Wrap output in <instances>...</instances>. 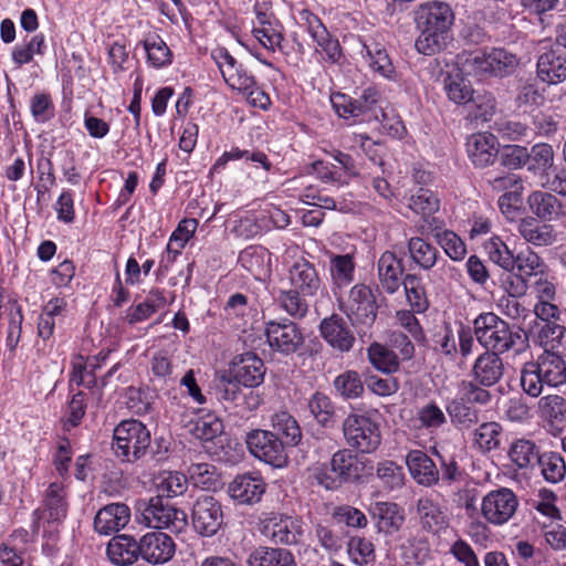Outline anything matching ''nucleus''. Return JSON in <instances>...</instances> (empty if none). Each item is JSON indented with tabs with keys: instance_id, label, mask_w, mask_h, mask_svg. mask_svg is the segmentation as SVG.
I'll list each match as a JSON object with an SVG mask.
<instances>
[{
	"instance_id": "1",
	"label": "nucleus",
	"mask_w": 566,
	"mask_h": 566,
	"mask_svg": "<svg viewBox=\"0 0 566 566\" xmlns=\"http://www.w3.org/2000/svg\"><path fill=\"white\" fill-rule=\"evenodd\" d=\"M415 22L419 35L416 50L423 55H434L443 51L451 39L454 14L450 6L442 1L421 3L415 11Z\"/></svg>"
},
{
	"instance_id": "2",
	"label": "nucleus",
	"mask_w": 566,
	"mask_h": 566,
	"mask_svg": "<svg viewBox=\"0 0 566 566\" xmlns=\"http://www.w3.org/2000/svg\"><path fill=\"white\" fill-rule=\"evenodd\" d=\"M454 65L467 75L484 77L511 72L517 59L503 49L463 51L457 54Z\"/></svg>"
},
{
	"instance_id": "3",
	"label": "nucleus",
	"mask_w": 566,
	"mask_h": 566,
	"mask_svg": "<svg viewBox=\"0 0 566 566\" xmlns=\"http://www.w3.org/2000/svg\"><path fill=\"white\" fill-rule=\"evenodd\" d=\"M473 326L476 340L495 354H503L525 343L520 332L512 331L504 319L492 312L478 315Z\"/></svg>"
},
{
	"instance_id": "4",
	"label": "nucleus",
	"mask_w": 566,
	"mask_h": 566,
	"mask_svg": "<svg viewBox=\"0 0 566 566\" xmlns=\"http://www.w3.org/2000/svg\"><path fill=\"white\" fill-rule=\"evenodd\" d=\"M338 308L357 328L371 326L377 316V303L371 289L366 284H355L342 295L337 293Z\"/></svg>"
},
{
	"instance_id": "5",
	"label": "nucleus",
	"mask_w": 566,
	"mask_h": 566,
	"mask_svg": "<svg viewBox=\"0 0 566 566\" xmlns=\"http://www.w3.org/2000/svg\"><path fill=\"white\" fill-rule=\"evenodd\" d=\"M150 444V432L138 420H124L114 429L113 448L117 457L134 462L145 455Z\"/></svg>"
},
{
	"instance_id": "6",
	"label": "nucleus",
	"mask_w": 566,
	"mask_h": 566,
	"mask_svg": "<svg viewBox=\"0 0 566 566\" xmlns=\"http://www.w3.org/2000/svg\"><path fill=\"white\" fill-rule=\"evenodd\" d=\"M347 444L363 453L374 452L381 442L378 422L366 413H350L343 422Z\"/></svg>"
},
{
	"instance_id": "7",
	"label": "nucleus",
	"mask_w": 566,
	"mask_h": 566,
	"mask_svg": "<svg viewBox=\"0 0 566 566\" xmlns=\"http://www.w3.org/2000/svg\"><path fill=\"white\" fill-rule=\"evenodd\" d=\"M261 533L274 544L296 545L305 535V523L301 517L271 513L261 521Z\"/></svg>"
},
{
	"instance_id": "8",
	"label": "nucleus",
	"mask_w": 566,
	"mask_h": 566,
	"mask_svg": "<svg viewBox=\"0 0 566 566\" xmlns=\"http://www.w3.org/2000/svg\"><path fill=\"white\" fill-rule=\"evenodd\" d=\"M142 515L149 527L166 528L176 534L188 526L187 513L165 502L160 496L150 497L144 504Z\"/></svg>"
},
{
	"instance_id": "9",
	"label": "nucleus",
	"mask_w": 566,
	"mask_h": 566,
	"mask_svg": "<svg viewBox=\"0 0 566 566\" xmlns=\"http://www.w3.org/2000/svg\"><path fill=\"white\" fill-rule=\"evenodd\" d=\"M518 505V497L511 489L499 488L483 496L481 514L488 523L502 526L513 518Z\"/></svg>"
},
{
	"instance_id": "10",
	"label": "nucleus",
	"mask_w": 566,
	"mask_h": 566,
	"mask_svg": "<svg viewBox=\"0 0 566 566\" xmlns=\"http://www.w3.org/2000/svg\"><path fill=\"white\" fill-rule=\"evenodd\" d=\"M249 451L259 460L274 467L283 468L289 457L283 442L268 430H253L247 437Z\"/></svg>"
},
{
	"instance_id": "11",
	"label": "nucleus",
	"mask_w": 566,
	"mask_h": 566,
	"mask_svg": "<svg viewBox=\"0 0 566 566\" xmlns=\"http://www.w3.org/2000/svg\"><path fill=\"white\" fill-rule=\"evenodd\" d=\"M264 333L269 346L282 354L295 353L304 343L300 326L286 317L266 322Z\"/></svg>"
},
{
	"instance_id": "12",
	"label": "nucleus",
	"mask_w": 566,
	"mask_h": 566,
	"mask_svg": "<svg viewBox=\"0 0 566 566\" xmlns=\"http://www.w3.org/2000/svg\"><path fill=\"white\" fill-rule=\"evenodd\" d=\"M192 524L201 535H214L223 524L221 504L209 495L198 497L192 507Z\"/></svg>"
},
{
	"instance_id": "13",
	"label": "nucleus",
	"mask_w": 566,
	"mask_h": 566,
	"mask_svg": "<svg viewBox=\"0 0 566 566\" xmlns=\"http://www.w3.org/2000/svg\"><path fill=\"white\" fill-rule=\"evenodd\" d=\"M211 57L230 88L240 93L242 90L252 86L254 76L242 64L238 63L227 49L217 48L212 50Z\"/></svg>"
},
{
	"instance_id": "14",
	"label": "nucleus",
	"mask_w": 566,
	"mask_h": 566,
	"mask_svg": "<svg viewBox=\"0 0 566 566\" xmlns=\"http://www.w3.org/2000/svg\"><path fill=\"white\" fill-rule=\"evenodd\" d=\"M265 490L266 483L256 473L237 475L228 486L230 497L239 504L247 505L260 502Z\"/></svg>"
},
{
	"instance_id": "15",
	"label": "nucleus",
	"mask_w": 566,
	"mask_h": 566,
	"mask_svg": "<svg viewBox=\"0 0 566 566\" xmlns=\"http://www.w3.org/2000/svg\"><path fill=\"white\" fill-rule=\"evenodd\" d=\"M140 556L150 564H165L172 558L176 545L172 538L163 532H149L140 541Z\"/></svg>"
},
{
	"instance_id": "16",
	"label": "nucleus",
	"mask_w": 566,
	"mask_h": 566,
	"mask_svg": "<svg viewBox=\"0 0 566 566\" xmlns=\"http://www.w3.org/2000/svg\"><path fill=\"white\" fill-rule=\"evenodd\" d=\"M298 19L304 24L316 42L317 48L326 53L328 60L336 62L340 55L339 43L337 39L332 38L322 21L311 11L303 9L298 12Z\"/></svg>"
},
{
	"instance_id": "17",
	"label": "nucleus",
	"mask_w": 566,
	"mask_h": 566,
	"mask_svg": "<svg viewBox=\"0 0 566 566\" xmlns=\"http://www.w3.org/2000/svg\"><path fill=\"white\" fill-rule=\"evenodd\" d=\"M467 153L475 167L492 165L499 154L497 138L490 133H475L467 139Z\"/></svg>"
},
{
	"instance_id": "18",
	"label": "nucleus",
	"mask_w": 566,
	"mask_h": 566,
	"mask_svg": "<svg viewBox=\"0 0 566 566\" xmlns=\"http://www.w3.org/2000/svg\"><path fill=\"white\" fill-rule=\"evenodd\" d=\"M130 521V510L124 503H112L97 511L94 530L99 535H111L123 530Z\"/></svg>"
},
{
	"instance_id": "19",
	"label": "nucleus",
	"mask_w": 566,
	"mask_h": 566,
	"mask_svg": "<svg viewBox=\"0 0 566 566\" xmlns=\"http://www.w3.org/2000/svg\"><path fill=\"white\" fill-rule=\"evenodd\" d=\"M289 281L294 290L303 296H314L321 289L322 281L314 264L304 258L296 260L289 269Z\"/></svg>"
},
{
	"instance_id": "20",
	"label": "nucleus",
	"mask_w": 566,
	"mask_h": 566,
	"mask_svg": "<svg viewBox=\"0 0 566 566\" xmlns=\"http://www.w3.org/2000/svg\"><path fill=\"white\" fill-rule=\"evenodd\" d=\"M417 514L421 527L428 532L440 534L449 527L450 518L446 507L429 496L417 501Z\"/></svg>"
},
{
	"instance_id": "21",
	"label": "nucleus",
	"mask_w": 566,
	"mask_h": 566,
	"mask_svg": "<svg viewBox=\"0 0 566 566\" xmlns=\"http://www.w3.org/2000/svg\"><path fill=\"white\" fill-rule=\"evenodd\" d=\"M322 337L335 349L348 352L354 343L355 336L346 325L343 317L333 314L324 318L319 324Z\"/></svg>"
},
{
	"instance_id": "22",
	"label": "nucleus",
	"mask_w": 566,
	"mask_h": 566,
	"mask_svg": "<svg viewBox=\"0 0 566 566\" xmlns=\"http://www.w3.org/2000/svg\"><path fill=\"white\" fill-rule=\"evenodd\" d=\"M329 259V276L334 295L348 286L355 277V260L352 252L336 254L331 251L325 252Z\"/></svg>"
},
{
	"instance_id": "23",
	"label": "nucleus",
	"mask_w": 566,
	"mask_h": 566,
	"mask_svg": "<svg viewBox=\"0 0 566 566\" xmlns=\"http://www.w3.org/2000/svg\"><path fill=\"white\" fill-rule=\"evenodd\" d=\"M406 464L412 479L420 485L432 486L439 481V470L434 462L421 450H411L406 457Z\"/></svg>"
},
{
	"instance_id": "24",
	"label": "nucleus",
	"mask_w": 566,
	"mask_h": 566,
	"mask_svg": "<svg viewBox=\"0 0 566 566\" xmlns=\"http://www.w3.org/2000/svg\"><path fill=\"white\" fill-rule=\"evenodd\" d=\"M369 513L379 533L392 534L405 521L403 510L392 502H376L370 506Z\"/></svg>"
},
{
	"instance_id": "25",
	"label": "nucleus",
	"mask_w": 566,
	"mask_h": 566,
	"mask_svg": "<svg viewBox=\"0 0 566 566\" xmlns=\"http://www.w3.org/2000/svg\"><path fill=\"white\" fill-rule=\"evenodd\" d=\"M526 203L530 211L544 222L558 219L563 211L562 201L549 191H532L527 196Z\"/></svg>"
},
{
	"instance_id": "26",
	"label": "nucleus",
	"mask_w": 566,
	"mask_h": 566,
	"mask_svg": "<svg viewBox=\"0 0 566 566\" xmlns=\"http://www.w3.org/2000/svg\"><path fill=\"white\" fill-rule=\"evenodd\" d=\"M109 562L117 566L134 564L140 556L139 542L130 535H117L113 537L106 548Z\"/></svg>"
},
{
	"instance_id": "27",
	"label": "nucleus",
	"mask_w": 566,
	"mask_h": 566,
	"mask_svg": "<svg viewBox=\"0 0 566 566\" xmlns=\"http://www.w3.org/2000/svg\"><path fill=\"white\" fill-rule=\"evenodd\" d=\"M538 78L549 85L566 80V57L551 50L539 55L536 64Z\"/></svg>"
},
{
	"instance_id": "28",
	"label": "nucleus",
	"mask_w": 566,
	"mask_h": 566,
	"mask_svg": "<svg viewBox=\"0 0 566 566\" xmlns=\"http://www.w3.org/2000/svg\"><path fill=\"white\" fill-rule=\"evenodd\" d=\"M465 75L455 66V70L448 73L443 78L446 95L449 101L457 105H467L476 92Z\"/></svg>"
},
{
	"instance_id": "29",
	"label": "nucleus",
	"mask_w": 566,
	"mask_h": 566,
	"mask_svg": "<svg viewBox=\"0 0 566 566\" xmlns=\"http://www.w3.org/2000/svg\"><path fill=\"white\" fill-rule=\"evenodd\" d=\"M248 566H297L293 553L282 547H256L248 558Z\"/></svg>"
},
{
	"instance_id": "30",
	"label": "nucleus",
	"mask_w": 566,
	"mask_h": 566,
	"mask_svg": "<svg viewBox=\"0 0 566 566\" xmlns=\"http://www.w3.org/2000/svg\"><path fill=\"white\" fill-rule=\"evenodd\" d=\"M374 95L371 90H366L363 95L364 102H361L346 94L335 93L331 95V103L339 117H357L364 114L376 102Z\"/></svg>"
},
{
	"instance_id": "31",
	"label": "nucleus",
	"mask_w": 566,
	"mask_h": 566,
	"mask_svg": "<svg viewBox=\"0 0 566 566\" xmlns=\"http://www.w3.org/2000/svg\"><path fill=\"white\" fill-rule=\"evenodd\" d=\"M403 273L402 262L395 253L384 252L378 260V276L382 287L390 294L398 291Z\"/></svg>"
},
{
	"instance_id": "32",
	"label": "nucleus",
	"mask_w": 566,
	"mask_h": 566,
	"mask_svg": "<svg viewBox=\"0 0 566 566\" xmlns=\"http://www.w3.org/2000/svg\"><path fill=\"white\" fill-rule=\"evenodd\" d=\"M365 56L370 69L388 81H397L398 73L382 44L370 41L364 43Z\"/></svg>"
},
{
	"instance_id": "33",
	"label": "nucleus",
	"mask_w": 566,
	"mask_h": 566,
	"mask_svg": "<svg viewBox=\"0 0 566 566\" xmlns=\"http://www.w3.org/2000/svg\"><path fill=\"white\" fill-rule=\"evenodd\" d=\"M198 228L196 219H184L179 222L176 230L171 233L167 244V255L163 259L161 263L167 270L172 264L176 258L181 253L188 241L193 237Z\"/></svg>"
},
{
	"instance_id": "34",
	"label": "nucleus",
	"mask_w": 566,
	"mask_h": 566,
	"mask_svg": "<svg viewBox=\"0 0 566 566\" xmlns=\"http://www.w3.org/2000/svg\"><path fill=\"white\" fill-rule=\"evenodd\" d=\"M233 377L245 387L260 385L264 377L263 361L253 354L243 355L233 366Z\"/></svg>"
},
{
	"instance_id": "35",
	"label": "nucleus",
	"mask_w": 566,
	"mask_h": 566,
	"mask_svg": "<svg viewBox=\"0 0 566 566\" xmlns=\"http://www.w3.org/2000/svg\"><path fill=\"white\" fill-rule=\"evenodd\" d=\"M474 379L483 386L496 384L503 375V363L495 353L479 356L473 367Z\"/></svg>"
},
{
	"instance_id": "36",
	"label": "nucleus",
	"mask_w": 566,
	"mask_h": 566,
	"mask_svg": "<svg viewBox=\"0 0 566 566\" xmlns=\"http://www.w3.org/2000/svg\"><path fill=\"white\" fill-rule=\"evenodd\" d=\"M536 413L551 427L564 423L566 421V399L556 394L543 396L536 403Z\"/></svg>"
},
{
	"instance_id": "37",
	"label": "nucleus",
	"mask_w": 566,
	"mask_h": 566,
	"mask_svg": "<svg viewBox=\"0 0 566 566\" xmlns=\"http://www.w3.org/2000/svg\"><path fill=\"white\" fill-rule=\"evenodd\" d=\"M538 360L525 363L521 370L520 382L523 391L530 397H539L547 387L546 377Z\"/></svg>"
},
{
	"instance_id": "38",
	"label": "nucleus",
	"mask_w": 566,
	"mask_h": 566,
	"mask_svg": "<svg viewBox=\"0 0 566 566\" xmlns=\"http://www.w3.org/2000/svg\"><path fill=\"white\" fill-rule=\"evenodd\" d=\"M554 159L555 153L549 144H535L528 150L527 170L533 175H539L542 179L554 166Z\"/></svg>"
},
{
	"instance_id": "39",
	"label": "nucleus",
	"mask_w": 566,
	"mask_h": 566,
	"mask_svg": "<svg viewBox=\"0 0 566 566\" xmlns=\"http://www.w3.org/2000/svg\"><path fill=\"white\" fill-rule=\"evenodd\" d=\"M240 262L256 280H264L271 273L270 254L264 249H247L240 255Z\"/></svg>"
},
{
	"instance_id": "40",
	"label": "nucleus",
	"mask_w": 566,
	"mask_h": 566,
	"mask_svg": "<svg viewBox=\"0 0 566 566\" xmlns=\"http://www.w3.org/2000/svg\"><path fill=\"white\" fill-rule=\"evenodd\" d=\"M546 377L547 387L555 388L566 382V364L563 358L552 352H544L538 358Z\"/></svg>"
},
{
	"instance_id": "41",
	"label": "nucleus",
	"mask_w": 566,
	"mask_h": 566,
	"mask_svg": "<svg viewBox=\"0 0 566 566\" xmlns=\"http://www.w3.org/2000/svg\"><path fill=\"white\" fill-rule=\"evenodd\" d=\"M415 423L418 429L432 433L447 423V416L436 401H428L418 407Z\"/></svg>"
},
{
	"instance_id": "42",
	"label": "nucleus",
	"mask_w": 566,
	"mask_h": 566,
	"mask_svg": "<svg viewBox=\"0 0 566 566\" xmlns=\"http://www.w3.org/2000/svg\"><path fill=\"white\" fill-rule=\"evenodd\" d=\"M187 478L176 471H164L155 478L156 496L175 497L187 491Z\"/></svg>"
},
{
	"instance_id": "43",
	"label": "nucleus",
	"mask_w": 566,
	"mask_h": 566,
	"mask_svg": "<svg viewBox=\"0 0 566 566\" xmlns=\"http://www.w3.org/2000/svg\"><path fill=\"white\" fill-rule=\"evenodd\" d=\"M66 516L63 488L59 483H51L44 499L42 518L48 522H60Z\"/></svg>"
},
{
	"instance_id": "44",
	"label": "nucleus",
	"mask_w": 566,
	"mask_h": 566,
	"mask_svg": "<svg viewBox=\"0 0 566 566\" xmlns=\"http://www.w3.org/2000/svg\"><path fill=\"white\" fill-rule=\"evenodd\" d=\"M188 474L193 485L206 490L217 491L222 486L221 476L214 465L209 463H195L188 468Z\"/></svg>"
},
{
	"instance_id": "45",
	"label": "nucleus",
	"mask_w": 566,
	"mask_h": 566,
	"mask_svg": "<svg viewBox=\"0 0 566 566\" xmlns=\"http://www.w3.org/2000/svg\"><path fill=\"white\" fill-rule=\"evenodd\" d=\"M518 232L527 242L538 247L552 244L555 240L551 226L538 224L530 217L520 221Z\"/></svg>"
},
{
	"instance_id": "46",
	"label": "nucleus",
	"mask_w": 566,
	"mask_h": 566,
	"mask_svg": "<svg viewBox=\"0 0 566 566\" xmlns=\"http://www.w3.org/2000/svg\"><path fill=\"white\" fill-rule=\"evenodd\" d=\"M147 63L154 69H163L171 64L172 54L166 42L157 34H150L144 40Z\"/></svg>"
},
{
	"instance_id": "47",
	"label": "nucleus",
	"mask_w": 566,
	"mask_h": 566,
	"mask_svg": "<svg viewBox=\"0 0 566 566\" xmlns=\"http://www.w3.org/2000/svg\"><path fill=\"white\" fill-rule=\"evenodd\" d=\"M223 421L214 413L207 412L198 417L189 432L201 441H212L223 432Z\"/></svg>"
},
{
	"instance_id": "48",
	"label": "nucleus",
	"mask_w": 566,
	"mask_h": 566,
	"mask_svg": "<svg viewBox=\"0 0 566 566\" xmlns=\"http://www.w3.org/2000/svg\"><path fill=\"white\" fill-rule=\"evenodd\" d=\"M502 427L497 422H484L473 432V443L481 452H490L500 447Z\"/></svg>"
},
{
	"instance_id": "49",
	"label": "nucleus",
	"mask_w": 566,
	"mask_h": 566,
	"mask_svg": "<svg viewBox=\"0 0 566 566\" xmlns=\"http://www.w3.org/2000/svg\"><path fill=\"white\" fill-rule=\"evenodd\" d=\"M273 430L282 434L287 444L297 446L302 440L301 428L293 416L286 411L275 412L271 417Z\"/></svg>"
},
{
	"instance_id": "50",
	"label": "nucleus",
	"mask_w": 566,
	"mask_h": 566,
	"mask_svg": "<svg viewBox=\"0 0 566 566\" xmlns=\"http://www.w3.org/2000/svg\"><path fill=\"white\" fill-rule=\"evenodd\" d=\"M329 463L343 482L358 478L361 470L357 458L346 449L335 452Z\"/></svg>"
},
{
	"instance_id": "51",
	"label": "nucleus",
	"mask_w": 566,
	"mask_h": 566,
	"mask_svg": "<svg viewBox=\"0 0 566 566\" xmlns=\"http://www.w3.org/2000/svg\"><path fill=\"white\" fill-rule=\"evenodd\" d=\"M408 250L413 262L424 270L433 268L437 263L438 250L422 238H410L408 241Z\"/></svg>"
},
{
	"instance_id": "52",
	"label": "nucleus",
	"mask_w": 566,
	"mask_h": 566,
	"mask_svg": "<svg viewBox=\"0 0 566 566\" xmlns=\"http://www.w3.org/2000/svg\"><path fill=\"white\" fill-rule=\"evenodd\" d=\"M268 230H270V224L265 210L248 212L244 217L240 218L235 226L237 233L247 239Z\"/></svg>"
},
{
	"instance_id": "53",
	"label": "nucleus",
	"mask_w": 566,
	"mask_h": 566,
	"mask_svg": "<svg viewBox=\"0 0 566 566\" xmlns=\"http://www.w3.org/2000/svg\"><path fill=\"white\" fill-rule=\"evenodd\" d=\"M433 238L453 261H462L467 255V247L462 239L451 230H438Z\"/></svg>"
},
{
	"instance_id": "54",
	"label": "nucleus",
	"mask_w": 566,
	"mask_h": 566,
	"mask_svg": "<svg viewBox=\"0 0 566 566\" xmlns=\"http://www.w3.org/2000/svg\"><path fill=\"white\" fill-rule=\"evenodd\" d=\"M484 250L493 263L510 272L515 270L514 254L499 237L488 240Z\"/></svg>"
},
{
	"instance_id": "55",
	"label": "nucleus",
	"mask_w": 566,
	"mask_h": 566,
	"mask_svg": "<svg viewBox=\"0 0 566 566\" xmlns=\"http://www.w3.org/2000/svg\"><path fill=\"white\" fill-rule=\"evenodd\" d=\"M515 270L524 279L542 275L546 265L537 253L526 249L514 256Z\"/></svg>"
},
{
	"instance_id": "56",
	"label": "nucleus",
	"mask_w": 566,
	"mask_h": 566,
	"mask_svg": "<svg viewBox=\"0 0 566 566\" xmlns=\"http://www.w3.org/2000/svg\"><path fill=\"white\" fill-rule=\"evenodd\" d=\"M368 358L370 364L382 373H394L398 369L399 361L397 355L381 344L374 343L368 348Z\"/></svg>"
},
{
	"instance_id": "57",
	"label": "nucleus",
	"mask_w": 566,
	"mask_h": 566,
	"mask_svg": "<svg viewBox=\"0 0 566 566\" xmlns=\"http://www.w3.org/2000/svg\"><path fill=\"white\" fill-rule=\"evenodd\" d=\"M402 283L409 305L415 312L423 313L429 303L421 280L416 275L408 274Z\"/></svg>"
},
{
	"instance_id": "58",
	"label": "nucleus",
	"mask_w": 566,
	"mask_h": 566,
	"mask_svg": "<svg viewBox=\"0 0 566 566\" xmlns=\"http://www.w3.org/2000/svg\"><path fill=\"white\" fill-rule=\"evenodd\" d=\"M541 472L544 479L549 483L560 482L566 473V464L560 454L546 452L538 459Z\"/></svg>"
},
{
	"instance_id": "59",
	"label": "nucleus",
	"mask_w": 566,
	"mask_h": 566,
	"mask_svg": "<svg viewBox=\"0 0 566 566\" xmlns=\"http://www.w3.org/2000/svg\"><path fill=\"white\" fill-rule=\"evenodd\" d=\"M376 476L388 490L400 489L405 483L403 468L391 460H384L377 464Z\"/></svg>"
},
{
	"instance_id": "60",
	"label": "nucleus",
	"mask_w": 566,
	"mask_h": 566,
	"mask_svg": "<svg viewBox=\"0 0 566 566\" xmlns=\"http://www.w3.org/2000/svg\"><path fill=\"white\" fill-rule=\"evenodd\" d=\"M305 296L296 290L281 291L277 296L280 307L290 316L303 318L308 312V304Z\"/></svg>"
},
{
	"instance_id": "61",
	"label": "nucleus",
	"mask_w": 566,
	"mask_h": 566,
	"mask_svg": "<svg viewBox=\"0 0 566 566\" xmlns=\"http://www.w3.org/2000/svg\"><path fill=\"white\" fill-rule=\"evenodd\" d=\"M45 38L43 34L33 35L29 42L18 44L12 50L13 62L21 66L32 61L34 54H43L45 50Z\"/></svg>"
},
{
	"instance_id": "62",
	"label": "nucleus",
	"mask_w": 566,
	"mask_h": 566,
	"mask_svg": "<svg viewBox=\"0 0 566 566\" xmlns=\"http://www.w3.org/2000/svg\"><path fill=\"white\" fill-rule=\"evenodd\" d=\"M509 455L521 469L527 468L539 459L535 444L526 439H520L512 443Z\"/></svg>"
},
{
	"instance_id": "63",
	"label": "nucleus",
	"mask_w": 566,
	"mask_h": 566,
	"mask_svg": "<svg viewBox=\"0 0 566 566\" xmlns=\"http://www.w3.org/2000/svg\"><path fill=\"white\" fill-rule=\"evenodd\" d=\"M409 208L416 213L430 216L440 208V200L429 189L419 188L416 193L410 197Z\"/></svg>"
},
{
	"instance_id": "64",
	"label": "nucleus",
	"mask_w": 566,
	"mask_h": 566,
	"mask_svg": "<svg viewBox=\"0 0 566 566\" xmlns=\"http://www.w3.org/2000/svg\"><path fill=\"white\" fill-rule=\"evenodd\" d=\"M334 386L339 395L346 399L358 398L364 391V384L354 370H347L338 375L334 380Z\"/></svg>"
}]
</instances>
